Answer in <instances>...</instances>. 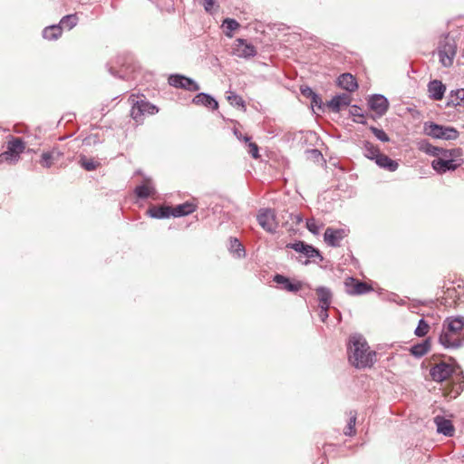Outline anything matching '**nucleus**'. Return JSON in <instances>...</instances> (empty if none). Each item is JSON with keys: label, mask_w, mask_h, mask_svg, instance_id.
I'll return each instance as SVG.
<instances>
[{"label": "nucleus", "mask_w": 464, "mask_h": 464, "mask_svg": "<svg viewBox=\"0 0 464 464\" xmlns=\"http://www.w3.org/2000/svg\"><path fill=\"white\" fill-rule=\"evenodd\" d=\"M134 192L139 198L144 199V198H149L151 193H154L155 189H154V188H150V187L142 184V185L137 186L135 188Z\"/></svg>", "instance_id": "obj_35"}, {"label": "nucleus", "mask_w": 464, "mask_h": 464, "mask_svg": "<svg viewBox=\"0 0 464 464\" xmlns=\"http://www.w3.org/2000/svg\"><path fill=\"white\" fill-rule=\"evenodd\" d=\"M347 353L350 363L357 369L372 367L375 362L376 353L370 350L367 341L359 334L350 336Z\"/></svg>", "instance_id": "obj_1"}, {"label": "nucleus", "mask_w": 464, "mask_h": 464, "mask_svg": "<svg viewBox=\"0 0 464 464\" xmlns=\"http://www.w3.org/2000/svg\"><path fill=\"white\" fill-rule=\"evenodd\" d=\"M148 214L150 218H168L172 217L171 207L161 206V207H153L149 208Z\"/></svg>", "instance_id": "obj_25"}, {"label": "nucleus", "mask_w": 464, "mask_h": 464, "mask_svg": "<svg viewBox=\"0 0 464 464\" xmlns=\"http://www.w3.org/2000/svg\"><path fill=\"white\" fill-rule=\"evenodd\" d=\"M370 130L379 140H381L382 142H388L390 140L389 136L386 134V132L382 129H379L374 126H371Z\"/></svg>", "instance_id": "obj_39"}, {"label": "nucleus", "mask_w": 464, "mask_h": 464, "mask_svg": "<svg viewBox=\"0 0 464 464\" xmlns=\"http://www.w3.org/2000/svg\"><path fill=\"white\" fill-rule=\"evenodd\" d=\"M306 228L314 235H318L320 226L317 224L314 218H310L306 220Z\"/></svg>", "instance_id": "obj_43"}, {"label": "nucleus", "mask_w": 464, "mask_h": 464, "mask_svg": "<svg viewBox=\"0 0 464 464\" xmlns=\"http://www.w3.org/2000/svg\"><path fill=\"white\" fill-rule=\"evenodd\" d=\"M259 226L268 233L276 232L277 222L276 213L271 208H261L256 216Z\"/></svg>", "instance_id": "obj_8"}, {"label": "nucleus", "mask_w": 464, "mask_h": 464, "mask_svg": "<svg viewBox=\"0 0 464 464\" xmlns=\"http://www.w3.org/2000/svg\"><path fill=\"white\" fill-rule=\"evenodd\" d=\"M168 82L170 86L189 92H198L200 89L193 79L179 73L170 74Z\"/></svg>", "instance_id": "obj_9"}, {"label": "nucleus", "mask_w": 464, "mask_h": 464, "mask_svg": "<svg viewBox=\"0 0 464 464\" xmlns=\"http://www.w3.org/2000/svg\"><path fill=\"white\" fill-rule=\"evenodd\" d=\"M62 31L59 24H53L44 29L43 37L47 40H56L61 36Z\"/></svg>", "instance_id": "obj_29"}, {"label": "nucleus", "mask_w": 464, "mask_h": 464, "mask_svg": "<svg viewBox=\"0 0 464 464\" xmlns=\"http://www.w3.org/2000/svg\"><path fill=\"white\" fill-rule=\"evenodd\" d=\"M24 149L25 145L21 138L12 137L7 142V150L0 154V164L3 161H7L11 164L17 162Z\"/></svg>", "instance_id": "obj_6"}, {"label": "nucleus", "mask_w": 464, "mask_h": 464, "mask_svg": "<svg viewBox=\"0 0 464 464\" xmlns=\"http://www.w3.org/2000/svg\"><path fill=\"white\" fill-rule=\"evenodd\" d=\"M309 152L316 159L322 157V153L316 149L311 150Z\"/></svg>", "instance_id": "obj_51"}, {"label": "nucleus", "mask_w": 464, "mask_h": 464, "mask_svg": "<svg viewBox=\"0 0 464 464\" xmlns=\"http://www.w3.org/2000/svg\"><path fill=\"white\" fill-rule=\"evenodd\" d=\"M244 141L248 143V153L254 158L258 159L260 157L259 155V150L256 143L251 141V137L246 135L244 138Z\"/></svg>", "instance_id": "obj_37"}, {"label": "nucleus", "mask_w": 464, "mask_h": 464, "mask_svg": "<svg viewBox=\"0 0 464 464\" xmlns=\"http://www.w3.org/2000/svg\"><path fill=\"white\" fill-rule=\"evenodd\" d=\"M349 232L350 230L348 228H334L329 227L324 233V240L328 246L338 247L341 246L342 240L348 236Z\"/></svg>", "instance_id": "obj_10"}, {"label": "nucleus", "mask_w": 464, "mask_h": 464, "mask_svg": "<svg viewBox=\"0 0 464 464\" xmlns=\"http://www.w3.org/2000/svg\"><path fill=\"white\" fill-rule=\"evenodd\" d=\"M285 247L303 254L305 257H307L308 259L303 263L305 266L311 262L319 264L324 260V256L320 250L313 245L305 243L304 241L297 240L294 243H288L286 244Z\"/></svg>", "instance_id": "obj_5"}, {"label": "nucleus", "mask_w": 464, "mask_h": 464, "mask_svg": "<svg viewBox=\"0 0 464 464\" xmlns=\"http://www.w3.org/2000/svg\"><path fill=\"white\" fill-rule=\"evenodd\" d=\"M214 5V0H205L204 8L207 12H210Z\"/></svg>", "instance_id": "obj_50"}, {"label": "nucleus", "mask_w": 464, "mask_h": 464, "mask_svg": "<svg viewBox=\"0 0 464 464\" xmlns=\"http://www.w3.org/2000/svg\"><path fill=\"white\" fill-rule=\"evenodd\" d=\"M239 43L237 49V55L242 58H251L256 55V47L252 44H247L243 39H238Z\"/></svg>", "instance_id": "obj_23"}, {"label": "nucleus", "mask_w": 464, "mask_h": 464, "mask_svg": "<svg viewBox=\"0 0 464 464\" xmlns=\"http://www.w3.org/2000/svg\"><path fill=\"white\" fill-rule=\"evenodd\" d=\"M429 329H430L429 324L423 318H421L419 320V323L414 331V334L418 337H424L428 334Z\"/></svg>", "instance_id": "obj_36"}, {"label": "nucleus", "mask_w": 464, "mask_h": 464, "mask_svg": "<svg viewBox=\"0 0 464 464\" xmlns=\"http://www.w3.org/2000/svg\"><path fill=\"white\" fill-rule=\"evenodd\" d=\"M300 91L302 95L308 99H311L316 93L308 86L301 87Z\"/></svg>", "instance_id": "obj_44"}, {"label": "nucleus", "mask_w": 464, "mask_h": 464, "mask_svg": "<svg viewBox=\"0 0 464 464\" xmlns=\"http://www.w3.org/2000/svg\"><path fill=\"white\" fill-rule=\"evenodd\" d=\"M423 132L434 139L445 140H455L459 136V132L454 127L440 125L433 121L424 122Z\"/></svg>", "instance_id": "obj_4"}, {"label": "nucleus", "mask_w": 464, "mask_h": 464, "mask_svg": "<svg viewBox=\"0 0 464 464\" xmlns=\"http://www.w3.org/2000/svg\"><path fill=\"white\" fill-rule=\"evenodd\" d=\"M453 372L452 367L446 362H440L430 370V374L434 382H442Z\"/></svg>", "instance_id": "obj_14"}, {"label": "nucleus", "mask_w": 464, "mask_h": 464, "mask_svg": "<svg viewBox=\"0 0 464 464\" xmlns=\"http://www.w3.org/2000/svg\"><path fill=\"white\" fill-rule=\"evenodd\" d=\"M192 102L196 105H201L211 110H217L218 108V102L214 97L208 93L199 92L192 100Z\"/></svg>", "instance_id": "obj_16"}, {"label": "nucleus", "mask_w": 464, "mask_h": 464, "mask_svg": "<svg viewBox=\"0 0 464 464\" xmlns=\"http://www.w3.org/2000/svg\"><path fill=\"white\" fill-rule=\"evenodd\" d=\"M52 156H53L54 161H58L61 157L63 155L62 151H60L57 148H53L51 150H48Z\"/></svg>", "instance_id": "obj_48"}, {"label": "nucleus", "mask_w": 464, "mask_h": 464, "mask_svg": "<svg viewBox=\"0 0 464 464\" xmlns=\"http://www.w3.org/2000/svg\"><path fill=\"white\" fill-rule=\"evenodd\" d=\"M355 423H356V415H353L348 423H347V426L345 427L344 430H343V433L344 435L346 436H353L355 434Z\"/></svg>", "instance_id": "obj_40"}, {"label": "nucleus", "mask_w": 464, "mask_h": 464, "mask_svg": "<svg viewBox=\"0 0 464 464\" xmlns=\"http://www.w3.org/2000/svg\"><path fill=\"white\" fill-rule=\"evenodd\" d=\"M461 163L462 160L435 159L431 161V167L437 173L444 174L448 171H454Z\"/></svg>", "instance_id": "obj_13"}, {"label": "nucleus", "mask_w": 464, "mask_h": 464, "mask_svg": "<svg viewBox=\"0 0 464 464\" xmlns=\"http://www.w3.org/2000/svg\"><path fill=\"white\" fill-rule=\"evenodd\" d=\"M319 307H320L319 317L322 322H325L329 316V314H328L329 307H326V306H319Z\"/></svg>", "instance_id": "obj_47"}, {"label": "nucleus", "mask_w": 464, "mask_h": 464, "mask_svg": "<svg viewBox=\"0 0 464 464\" xmlns=\"http://www.w3.org/2000/svg\"><path fill=\"white\" fill-rule=\"evenodd\" d=\"M39 162L44 168L49 169L55 161L53 156H52L49 151H44Z\"/></svg>", "instance_id": "obj_38"}, {"label": "nucleus", "mask_w": 464, "mask_h": 464, "mask_svg": "<svg viewBox=\"0 0 464 464\" xmlns=\"http://www.w3.org/2000/svg\"><path fill=\"white\" fill-rule=\"evenodd\" d=\"M441 153L439 154L437 159H446V160H462V150L460 148H455L450 150H446L440 148Z\"/></svg>", "instance_id": "obj_30"}, {"label": "nucleus", "mask_w": 464, "mask_h": 464, "mask_svg": "<svg viewBox=\"0 0 464 464\" xmlns=\"http://www.w3.org/2000/svg\"><path fill=\"white\" fill-rule=\"evenodd\" d=\"M353 121L357 123L366 124V121L364 120V118H356Z\"/></svg>", "instance_id": "obj_53"}, {"label": "nucleus", "mask_w": 464, "mask_h": 464, "mask_svg": "<svg viewBox=\"0 0 464 464\" xmlns=\"http://www.w3.org/2000/svg\"><path fill=\"white\" fill-rule=\"evenodd\" d=\"M223 26L226 30L232 32L239 27V24L232 18H226L223 22Z\"/></svg>", "instance_id": "obj_42"}, {"label": "nucleus", "mask_w": 464, "mask_h": 464, "mask_svg": "<svg viewBox=\"0 0 464 464\" xmlns=\"http://www.w3.org/2000/svg\"><path fill=\"white\" fill-rule=\"evenodd\" d=\"M446 86L439 80L430 81L428 84L430 97L434 101H440L445 93Z\"/></svg>", "instance_id": "obj_17"}, {"label": "nucleus", "mask_w": 464, "mask_h": 464, "mask_svg": "<svg viewBox=\"0 0 464 464\" xmlns=\"http://www.w3.org/2000/svg\"><path fill=\"white\" fill-rule=\"evenodd\" d=\"M77 23L78 17L76 14H67L61 19L59 25L62 29L65 28L67 30H71L77 24Z\"/></svg>", "instance_id": "obj_33"}, {"label": "nucleus", "mask_w": 464, "mask_h": 464, "mask_svg": "<svg viewBox=\"0 0 464 464\" xmlns=\"http://www.w3.org/2000/svg\"><path fill=\"white\" fill-rule=\"evenodd\" d=\"M110 72L111 74L115 75L111 68L110 69Z\"/></svg>", "instance_id": "obj_54"}, {"label": "nucleus", "mask_w": 464, "mask_h": 464, "mask_svg": "<svg viewBox=\"0 0 464 464\" xmlns=\"http://www.w3.org/2000/svg\"><path fill=\"white\" fill-rule=\"evenodd\" d=\"M235 136L238 139V140H244V138L246 136H243L242 133L237 130V129H234L233 130Z\"/></svg>", "instance_id": "obj_52"}, {"label": "nucleus", "mask_w": 464, "mask_h": 464, "mask_svg": "<svg viewBox=\"0 0 464 464\" xmlns=\"http://www.w3.org/2000/svg\"><path fill=\"white\" fill-rule=\"evenodd\" d=\"M345 292L350 295H361L372 290V287L365 282L353 277H347L344 281Z\"/></svg>", "instance_id": "obj_11"}, {"label": "nucleus", "mask_w": 464, "mask_h": 464, "mask_svg": "<svg viewBox=\"0 0 464 464\" xmlns=\"http://www.w3.org/2000/svg\"><path fill=\"white\" fill-rule=\"evenodd\" d=\"M229 251L239 258L245 256L246 255L245 247L237 237H230Z\"/></svg>", "instance_id": "obj_32"}, {"label": "nucleus", "mask_w": 464, "mask_h": 464, "mask_svg": "<svg viewBox=\"0 0 464 464\" xmlns=\"http://www.w3.org/2000/svg\"><path fill=\"white\" fill-rule=\"evenodd\" d=\"M439 343L446 349L464 345V316H449L444 320Z\"/></svg>", "instance_id": "obj_2"}, {"label": "nucleus", "mask_w": 464, "mask_h": 464, "mask_svg": "<svg viewBox=\"0 0 464 464\" xmlns=\"http://www.w3.org/2000/svg\"><path fill=\"white\" fill-rule=\"evenodd\" d=\"M434 422L437 426V431L448 437H451L454 434V427L450 420L445 419L441 416L434 418Z\"/></svg>", "instance_id": "obj_18"}, {"label": "nucleus", "mask_w": 464, "mask_h": 464, "mask_svg": "<svg viewBox=\"0 0 464 464\" xmlns=\"http://www.w3.org/2000/svg\"><path fill=\"white\" fill-rule=\"evenodd\" d=\"M227 100L232 106H237V107H244L245 106V102L243 101L242 97L236 93H230L227 96Z\"/></svg>", "instance_id": "obj_41"}, {"label": "nucleus", "mask_w": 464, "mask_h": 464, "mask_svg": "<svg viewBox=\"0 0 464 464\" xmlns=\"http://www.w3.org/2000/svg\"><path fill=\"white\" fill-rule=\"evenodd\" d=\"M315 292L318 297L319 306L330 307L332 301L331 290L325 286H319L315 289Z\"/></svg>", "instance_id": "obj_26"}, {"label": "nucleus", "mask_w": 464, "mask_h": 464, "mask_svg": "<svg viewBox=\"0 0 464 464\" xmlns=\"http://www.w3.org/2000/svg\"><path fill=\"white\" fill-rule=\"evenodd\" d=\"M437 52L442 66L450 67L457 53L455 38L450 34L442 35L439 41Z\"/></svg>", "instance_id": "obj_3"}, {"label": "nucleus", "mask_w": 464, "mask_h": 464, "mask_svg": "<svg viewBox=\"0 0 464 464\" xmlns=\"http://www.w3.org/2000/svg\"><path fill=\"white\" fill-rule=\"evenodd\" d=\"M338 85L347 92H354L358 88L356 79L348 72L343 73L338 77Z\"/></svg>", "instance_id": "obj_21"}, {"label": "nucleus", "mask_w": 464, "mask_h": 464, "mask_svg": "<svg viewBox=\"0 0 464 464\" xmlns=\"http://www.w3.org/2000/svg\"><path fill=\"white\" fill-rule=\"evenodd\" d=\"M159 111L156 105L143 100H137L131 107L130 116L138 123H141L144 121V117L147 115H154Z\"/></svg>", "instance_id": "obj_7"}, {"label": "nucleus", "mask_w": 464, "mask_h": 464, "mask_svg": "<svg viewBox=\"0 0 464 464\" xmlns=\"http://www.w3.org/2000/svg\"><path fill=\"white\" fill-rule=\"evenodd\" d=\"M273 281L276 284L282 285L283 289L288 292L296 293L302 288L301 282H292L288 277L280 274H276L274 276Z\"/></svg>", "instance_id": "obj_15"}, {"label": "nucleus", "mask_w": 464, "mask_h": 464, "mask_svg": "<svg viewBox=\"0 0 464 464\" xmlns=\"http://www.w3.org/2000/svg\"><path fill=\"white\" fill-rule=\"evenodd\" d=\"M430 349V339L427 338L426 340L422 341L421 343L413 344L410 348V353L411 355H413L416 358H421L423 355H425L429 352Z\"/></svg>", "instance_id": "obj_24"}, {"label": "nucleus", "mask_w": 464, "mask_h": 464, "mask_svg": "<svg viewBox=\"0 0 464 464\" xmlns=\"http://www.w3.org/2000/svg\"><path fill=\"white\" fill-rule=\"evenodd\" d=\"M362 153L366 158L372 160H375L381 154L379 148L368 140L363 141Z\"/></svg>", "instance_id": "obj_28"}, {"label": "nucleus", "mask_w": 464, "mask_h": 464, "mask_svg": "<svg viewBox=\"0 0 464 464\" xmlns=\"http://www.w3.org/2000/svg\"><path fill=\"white\" fill-rule=\"evenodd\" d=\"M197 209V205L193 202L186 201L182 204L171 207L172 217L180 218L188 216Z\"/></svg>", "instance_id": "obj_19"}, {"label": "nucleus", "mask_w": 464, "mask_h": 464, "mask_svg": "<svg viewBox=\"0 0 464 464\" xmlns=\"http://www.w3.org/2000/svg\"><path fill=\"white\" fill-rule=\"evenodd\" d=\"M79 163L82 168H83L87 171H92L97 169L100 165L98 161L93 160L92 159H88L85 156H81Z\"/></svg>", "instance_id": "obj_34"}, {"label": "nucleus", "mask_w": 464, "mask_h": 464, "mask_svg": "<svg viewBox=\"0 0 464 464\" xmlns=\"http://www.w3.org/2000/svg\"><path fill=\"white\" fill-rule=\"evenodd\" d=\"M351 102V98L346 93H342L335 95L332 98V100L328 102V107L334 112H339L343 107L348 106Z\"/></svg>", "instance_id": "obj_20"}, {"label": "nucleus", "mask_w": 464, "mask_h": 464, "mask_svg": "<svg viewBox=\"0 0 464 464\" xmlns=\"http://www.w3.org/2000/svg\"><path fill=\"white\" fill-rule=\"evenodd\" d=\"M291 219L296 225H299L303 222V217L300 214L292 215Z\"/></svg>", "instance_id": "obj_49"}, {"label": "nucleus", "mask_w": 464, "mask_h": 464, "mask_svg": "<svg viewBox=\"0 0 464 464\" xmlns=\"http://www.w3.org/2000/svg\"><path fill=\"white\" fill-rule=\"evenodd\" d=\"M374 161L381 169L391 172L397 170L399 168V164L396 160L382 153H381Z\"/></svg>", "instance_id": "obj_22"}, {"label": "nucleus", "mask_w": 464, "mask_h": 464, "mask_svg": "<svg viewBox=\"0 0 464 464\" xmlns=\"http://www.w3.org/2000/svg\"><path fill=\"white\" fill-rule=\"evenodd\" d=\"M419 150L430 156L438 158L439 154L441 153L440 148L433 146L427 140H421L419 142Z\"/></svg>", "instance_id": "obj_31"}, {"label": "nucleus", "mask_w": 464, "mask_h": 464, "mask_svg": "<svg viewBox=\"0 0 464 464\" xmlns=\"http://www.w3.org/2000/svg\"><path fill=\"white\" fill-rule=\"evenodd\" d=\"M310 100L313 107L322 108L323 101L319 94L315 93Z\"/></svg>", "instance_id": "obj_46"}, {"label": "nucleus", "mask_w": 464, "mask_h": 464, "mask_svg": "<svg viewBox=\"0 0 464 464\" xmlns=\"http://www.w3.org/2000/svg\"><path fill=\"white\" fill-rule=\"evenodd\" d=\"M362 109L357 105H352L350 113L356 118H364V115L361 112Z\"/></svg>", "instance_id": "obj_45"}, {"label": "nucleus", "mask_w": 464, "mask_h": 464, "mask_svg": "<svg viewBox=\"0 0 464 464\" xmlns=\"http://www.w3.org/2000/svg\"><path fill=\"white\" fill-rule=\"evenodd\" d=\"M447 105L454 107H464V89H457L451 91L448 99Z\"/></svg>", "instance_id": "obj_27"}, {"label": "nucleus", "mask_w": 464, "mask_h": 464, "mask_svg": "<svg viewBox=\"0 0 464 464\" xmlns=\"http://www.w3.org/2000/svg\"><path fill=\"white\" fill-rule=\"evenodd\" d=\"M368 105L377 117L383 116L389 109V102L387 98L382 94H373L370 96L368 99Z\"/></svg>", "instance_id": "obj_12"}]
</instances>
